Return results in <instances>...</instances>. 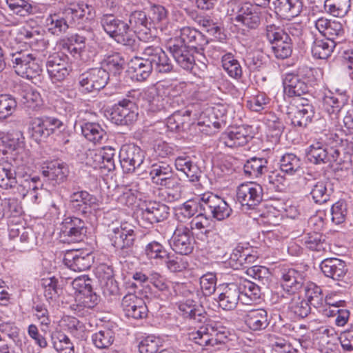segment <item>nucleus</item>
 I'll return each instance as SVG.
<instances>
[{"instance_id": "nucleus-47", "label": "nucleus", "mask_w": 353, "mask_h": 353, "mask_svg": "<svg viewBox=\"0 0 353 353\" xmlns=\"http://www.w3.org/2000/svg\"><path fill=\"white\" fill-rule=\"evenodd\" d=\"M302 162L292 153H286L280 159L281 172L294 175L301 170Z\"/></svg>"}, {"instance_id": "nucleus-48", "label": "nucleus", "mask_w": 353, "mask_h": 353, "mask_svg": "<svg viewBox=\"0 0 353 353\" xmlns=\"http://www.w3.org/2000/svg\"><path fill=\"white\" fill-rule=\"evenodd\" d=\"M306 301L311 306L321 308L324 303V298L321 288L314 283H307L305 287Z\"/></svg>"}, {"instance_id": "nucleus-7", "label": "nucleus", "mask_w": 353, "mask_h": 353, "mask_svg": "<svg viewBox=\"0 0 353 353\" xmlns=\"http://www.w3.org/2000/svg\"><path fill=\"white\" fill-rule=\"evenodd\" d=\"M109 80V73L103 68H93L82 73L79 77V84L81 88L93 92L103 89Z\"/></svg>"}, {"instance_id": "nucleus-28", "label": "nucleus", "mask_w": 353, "mask_h": 353, "mask_svg": "<svg viewBox=\"0 0 353 353\" xmlns=\"http://www.w3.org/2000/svg\"><path fill=\"white\" fill-rule=\"evenodd\" d=\"M71 208L81 214L91 212L97 205V199L86 191L73 192L70 196Z\"/></svg>"}, {"instance_id": "nucleus-26", "label": "nucleus", "mask_w": 353, "mask_h": 353, "mask_svg": "<svg viewBox=\"0 0 353 353\" xmlns=\"http://www.w3.org/2000/svg\"><path fill=\"white\" fill-rule=\"evenodd\" d=\"M285 94L290 97L308 96L312 98L309 92L308 85L298 75L286 74L283 79Z\"/></svg>"}, {"instance_id": "nucleus-1", "label": "nucleus", "mask_w": 353, "mask_h": 353, "mask_svg": "<svg viewBox=\"0 0 353 353\" xmlns=\"http://www.w3.org/2000/svg\"><path fill=\"white\" fill-rule=\"evenodd\" d=\"M100 23L103 30L117 43L126 46L132 51L138 50L139 41L128 23L113 14H105L101 17Z\"/></svg>"}, {"instance_id": "nucleus-17", "label": "nucleus", "mask_w": 353, "mask_h": 353, "mask_svg": "<svg viewBox=\"0 0 353 353\" xmlns=\"http://www.w3.org/2000/svg\"><path fill=\"white\" fill-rule=\"evenodd\" d=\"M23 165H16L8 161L0 163V187L17 191L20 178L23 177Z\"/></svg>"}, {"instance_id": "nucleus-4", "label": "nucleus", "mask_w": 353, "mask_h": 353, "mask_svg": "<svg viewBox=\"0 0 353 353\" xmlns=\"http://www.w3.org/2000/svg\"><path fill=\"white\" fill-rule=\"evenodd\" d=\"M265 36L272 44V49L277 59H285L292 52V43L290 37L282 28L274 24L265 28Z\"/></svg>"}, {"instance_id": "nucleus-41", "label": "nucleus", "mask_w": 353, "mask_h": 353, "mask_svg": "<svg viewBox=\"0 0 353 353\" xmlns=\"http://www.w3.org/2000/svg\"><path fill=\"white\" fill-rule=\"evenodd\" d=\"M336 46V41H331L328 39L320 38H314L311 47L312 56L314 58L319 59H327L331 55Z\"/></svg>"}, {"instance_id": "nucleus-27", "label": "nucleus", "mask_w": 353, "mask_h": 353, "mask_svg": "<svg viewBox=\"0 0 353 353\" xmlns=\"http://www.w3.org/2000/svg\"><path fill=\"white\" fill-rule=\"evenodd\" d=\"M278 299L280 303L288 304L289 310L300 318L307 316L311 312V305L308 301L298 294H294L288 296L281 294Z\"/></svg>"}, {"instance_id": "nucleus-63", "label": "nucleus", "mask_w": 353, "mask_h": 353, "mask_svg": "<svg viewBox=\"0 0 353 353\" xmlns=\"http://www.w3.org/2000/svg\"><path fill=\"white\" fill-rule=\"evenodd\" d=\"M53 346L59 353H74L73 343L64 334H59L57 337L53 339Z\"/></svg>"}, {"instance_id": "nucleus-56", "label": "nucleus", "mask_w": 353, "mask_h": 353, "mask_svg": "<svg viewBox=\"0 0 353 353\" xmlns=\"http://www.w3.org/2000/svg\"><path fill=\"white\" fill-rule=\"evenodd\" d=\"M150 19L157 28H160L161 30L166 28L165 24L168 19V12L166 9L162 6H154L150 10Z\"/></svg>"}, {"instance_id": "nucleus-50", "label": "nucleus", "mask_w": 353, "mask_h": 353, "mask_svg": "<svg viewBox=\"0 0 353 353\" xmlns=\"http://www.w3.org/2000/svg\"><path fill=\"white\" fill-rule=\"evenodd\" d=\"M350 0H325V8L330 14L336 17H344L350 8Z\"/></svg>"}, {"instance_id": "nucleus-46", "label": "nucleus", "mask_w": 353, "mask_h": 353, "mask_svg": "<svg viewBox=\"0 0 353 353\" xmlns=\"http://www.w3.org/2000/svg\"><path fill=\"white\" fill-rule=\"evenodd\" d=\"M173 174L174 172L172 167L165 163L152 165L150 171L152 181L157 185L162 184L165 180Z\"/></svg>"}, {"instance_id": "nucleus-42", "label": "nucleus", "mask_w": 353, "mask_h": 353, "mask_svg": "<svg viewBox=\"0 0 353 353\" xmlns=\"http://www.w3.org/2000/svg\"><path fill=\"white\" fill-rule=\"evenodd\" d=\"M327 183L325 181H312L307 183L310 188V195L316 203H324L330 199L331 191L327 188Z\"/></svg>"}, {"instance_id": "nucleus-59", "label": "nucleus", "mask_w": 353, "mask_h": 353, "mask_svg": "<svg viewBox=\"0 0 353 353\" xmlns=\"http://www.w3.org/2000/svg\"><path fill=\"white\" fill-rule=\"evenodd\" d=\"M161 346L159 338L148 336L139 343V351L140 353H157Z\"/></svg>"}, {"instance_id": "nucleus-10", "label": "nucleus", "mask_w": 353, "mask_h": 353, "mask_svg": "<svg viewBox=\"0 0 353 353\" xmlns=\"http://www.w3.org/2000/svg\"><path fill=\"white\" fill-rule=\"evenodd\" d=\"M110 116L114 123L119 125H129L137 119V108L132 101L123 99L112 107Z\"/></svg>"}, {"instance_id": "nucleus-21", "label": "nucleus", "mask_w": 353, "mask_h": 353, "mask_svg": "<svg viewBox=\"0 0 353 353\" xmlns=\"http://www.w3.org/2000/svg\"><path fill=\"white\" fill-rule=\"evenodd\" d=\"M305 281L303 272L294 268H283L281 270V285L288 294L292 295L302 288Z\"/></svg>"}, {"instance_id": "nucleus-3", "label": "nucleus", "mask_w": 353, "mask_h": 353, "mask_svg": "<svg viewBox=\"0 0 353 353\" xmlns=\"http://www.w3.org/2000/svg\"><path fill=\"white\" fill-rule=\"evenodd\" d=\"M198 205L205 214H209L217 221H223L232 214V210L221 196L212 192L201 194Z\"/></svg>"}, {"instance_id": "nucleus-19", "label": "nucleus", "mask_w": 353, "mask_h": 353, "mask_svg": "<svg viewBox=\"0 0 353 353\" xmlns=\"http://www.w3.org/2000/svg\"><path fill=\"white\" fill-rule=\"evenodd\" d=\"M252 139L251 128L240 125L230 128L223 132L221 141L227 147L234 148L245 145Z\"/></svg>"}, {"instance_id": "nucleus-58", "label": "nucleus", "mask_w": 353, "mask_h": 353, "mask_svg": "<svg viewBox=\"0 0 353 353\" xmlns=\"http://www.w3.org/2000/svg\"><path fill=\"white\" fill-rule=\"evenodd\" d=\"M58 279L54 276L41 279V286L44 288V294L47 299H52L58 296L61 289L59 288Z\"/></svg>"}, {"instance_id": "nucleus-54", "label": "nucleus", "mask_w": 353, "mask_h": 353, "mask_svg": "<svg viewBox=\"0 0 353 353\" xmlns=\"http://www.w3.org/2000/svg\"><path fill=\"white\" fill-rule=\"evenodd\" d=\"M48 30L52 34L60 35L66 32L69 28L65 21L59 14L50 15L46 19Z\"/></svg>"}, {"instance_id": "nucleus-39", "label": "nucleus", "mask_w": 353, "mask_h": 353, "mask_svg": "<svg viewBox=\"0 0 353 353\" xmlns=\"http://www.w3.org/2000/svg\"><path fill=\"white\" fill-rule=\"evenodd\" d=\"M83 135L94 144H102L107 139V133L97 123L88 122L81 126Z\"/></svg>"}, {"instance_id": "nucleus-30", "label": "nucleus", "mask_w": 353, "mask_h": 353, "mask_svg": "<svg viewBox=\"0 0 353 353\" xmlns=\"http://www.w3.org/2000/svg\"><path fill=\"white\" fill-rule=\"evenodd\" d=\"M245 325L252 331L265 330L270 324V318L266 310L263 308L252 309L244 315Z\"/></svg>"}, {"instance_id": "nucleus-45", "label": "nucleus", "mask_w": 353, "mask_h": 353, "mask_svg": "<svg viewBox=\"0 0 353 353\" xmlns=\"http://www.w3.org/2000/svg\"><path fill=\"white\" fill-rule=\"evenodd\" d=\"M23 177L20 178L17 191H14V194H17L19 196L24 197L27 194L35 193V191L39 188L37 183L40 181L38 176L31 177L23 170Z\"/></svg>"}, {"instance_id": "nucleus-25", "label": "nucleus", "mask_w": 353, "mask_h": 353, "mask_svg": "<svg viewBox=\"0 0 353 353\" xmlns=\"http://www.w3.org/2000/svg\"><path fill=\"white\" fill-rule=\"evenodd\" d=\"M63 263L74 272H82L88 270L92 263V256L90 254L83 255L79 250H68L64 254Z\"/></svg>"}, {"instance_id": "nucleus-38", "label": "nucleus", "mask_w": 353, "mask_h": 353, "mask_svg": "<svg viewBox=\"0 0 353 353\" xmlns=\"http://www.w3.org/2000/svg\"><path fill=\"white\" fill-rule=\"evenodd\" d=\"M69 173L68 165L58 161L50 162L46 168L43 170V174L50 180L55 181L57 183L63 182Z\"/></svg>"}, {"instance_id": "nucleus-31", "label": "nucleus", "mask_w": 353, "mask_h": 353, "mask_svg": "<svg viewBox=\"0 0 353 353\" xmlns=\"http://www.w3.org/2000/svg\"><path fill=\"white\" fill-rule=\"evenodd\" d=\"M179 314L193 323H203L207 317L205 312L192 300L188 299L178 303Z\"/></svg>"}, {"instance_id": "nucleus-6", "label": "nucleus", "mask_w": 353, "mask_h": 353, "mask_svg": "<svg viewBox=\"0 0 353 353\" xmlns=\"http://www.w3.org/2000/svg\"><path fill=\"white\" fill-rule=\"evenodd\" d=\"M189 339L201 347L214 346L216 344L224 343L227 339L225 328L218 330L210 325L200 327L196 332L188 334Z\"/></svg>"}, {"instance_id": "nucleus-5", "label": "nucleus", "mask_w": 353, "mask_h": 353, "mask_svg": "<svg viewBox=\"0 0 353 353\" xmlns=\"http://www.w3.org/2000/svg\"><path fill=\"white\" fill-rule=\"evenodd\" d=\"M12 63L15 72L24 78L32 79L41 71L39 59L34 53L20 51L12 54Z\"/></svg>"}, {"instance_id": "nucleus-9", "label": "nucleus", "mask_w": 353, "mask_h": 353, "mask_svg": "<svg viewBox=\"0 0 353 353\" xmlns=\"http://www.w3.org/2000/svg\"><path fill=\"white\" fill-rule=\"evenodd\" d=\"M130 28L136 35L137 39L144 42L152 41L156 36L152 29V22L148 19L145 12L136 10L132 12L128 21Z\"/></svg>"}, {"instance_id": "nucleus-37", "label": "nucleus", "mask_w": 353, "mask_h": 353, "mask_svg": "<svg viewBox=\"0 0 353 353\" xmlns=\"http://www.w3.org/2000/svg\"><path fill=\"white\" fill-rule=\"evenodd\" d=\"M347 101V98L345 94L330 92L323 97V109L330 116L336 117Z\"/></svg>"}, {"instance_id": "nucleus-51", "label": "nucleus", "mask_w": 353, "mask_h": 353, "mask_svg": "<svg viewBox=\"0 0 353 353\" xmlns=\"http://www.w3.org/2000/svg\"><path fill=\"white\" fill-rule=\"evenodd\" d=\"M222 66L228 74L234 79H239L242 76V68L239 61L230 54L222 56Z\"/></svg>"}, {"instance_id": "nucleus-35", "label": "nucleus", "mask_w": 353, "mask_h": 353, "mask_svg": "<svg viewBox=\"0 0 353 353\" xmlns=\"http://www.w3.org/2000/svg\"><path fill=\"white\" fill-rule=\"evenodd\" d=\"M240 291L241 302L245 305H251L261 297V289L258 284L246 279L236 281Z\"/></svg>"}, {"instance_id": "nucleus-60", "label": "nucleus", "mask_w": 353, "mask_h": 353, "mask_svg": "<svg viewBox=\"0 0 353 353\" xmlns=\"http://www.w3.org/2000/svg\"><path fill=\"white\" fill-rule=\"evenodd\" d=\"M149 281L158 290L165 294H170V287L172 283L158 272H152L149 276Z\"/></svg>"}, {"instance_id": "nucleus-2", "label": "nucleus", "mask_w": 353, "mask_h": 353, "mask_svg": "<svg viewBox=\"0 0 353 353\" xmlns=\"http://www.w3.org/2000/svg\"><path fill=\"white\" fill-rule=\"evenodd\" d=\"M336 134L321 132L307 151V159L312 163H326L336 161L339 152L332 147L328 148L334 141Z\"/></svg>"}, {"instance_id": "nucleus-55", "label": "nucleus", "mask_w": 353, "mask_h": 353, "mask_svg": "<svg viewBox=\"0 0 353 353\" xmlns=\"http://www.w3.org/2000/svg\"><path fill=\"white\" fill-rule=\"evenodd\" d=\"M17 106L14 97L10 94H0V119L11 116Z\"/></svg>"}, {"instance_id": "nucleus-8", "label": "nucleus", "mask_w": 353, "mask_h": 353, "mask_svg": "<svg viewBox=\"0 0 353 353\" xmlns=\"http://www.w3.org/2000/svg\"><path fill=\"white\" fill-rule=\"evenodd\" d=\"M110 240L112 245L123 257L132 254L135 234L134 230L130 227L121 225L119 227L114 228L112 230Z\"/></svg>"}, {"instance_id": "nucleus-23", "label": "nucleus", "mask_w": 353, "mask_h": 353, "mask_svg": "<svg viewBox=\"0 0 353 353\" xmlns=\"http://www.w3.org/2000/svg\"><path fill=\"white\" fill-rule=\"evenodd\" d=\"M121 306L128 317L139 319L147 316L148 310L145 302L134 293L129 292L123 298Z\"/></svg>"}, {"instance_id": "nucleus-49", "label": "nucleus", "mask_w": 353, "mask_h": 353, "mask_svg": "<svg viewBox=\"0 0 353 353\" xmlns=\"http://www.w3.org/2000/svg\"><path fill=\"white\" fill-rule=\"evenodd\" d=\"M281 172H271L263 180V185L268 189L274 190L276 192H283L287 188V179L281 174Z\"/></svg>"}, {"instance_id": "nucleus-12", "label": "nucleus", "mask_w": 353, "mask_h": 353, "mask_svg": "<svg viewBox=\"0 0 353 353\" xmlns=\"http://www.w3.org/2000/svg\"><path fill=\"white\" fill-rule=\"evenodd\" d=\"M144 152L134 144L123 145L119 152L121 166L125 173H132L143 163Z\"/></svg>"}, {"instance_id": "nucleus-20", "label": "nucleus", "mask_w": 353, "mask_h": 353, "mask_svg": "<svg viewBox=\"0 0 353 353\" xmlns=\"http://www.w3.org/2000/svg\"><path fill=\"white\" fill-rule=\"evenodd\" d=\"M61 231L68 242L81 241L86 235L85 222L77 217H67L61 224Z\"/></svg>"}, {"instance_id": "nucleus-62", "label": "nucleus", "mask_w": 353, "mask_h": 353, "mask_svg": "<svg viewBox=\"0 0 353 353\" xmlns=\"http://www.w3.org/2000/svg\"><path fill=\"white\" fill-rule=\"evenodd\" d=\"M216 277L214 273L208 272L200 278L201 289L205 296H210L216 290Z\"/></svg>"}, {"instance_id": "nucleus-32", "label": "nucleus", "mask_w": 353, "mask_h": 353, "mask_svg": "<svg viewBox=\"0 0 353 353\" xmlns=\"http://www.w3.org/2000/svg\"><path fill=\"white\" fill-rule=\"evenodd\" d=\"M169 210L163 203L150 202L142 209V217L151 224L159 223L167 219Z\"/></svg>"}, {"instance_id": "nucleus-61", "label": "nucleus", "mask_w": 353, "mask_h": 353, "mask_svg": "<svg viewBox=\"0 0 353 353\" xmlns=\"http://www.w3.org/2000/svg\"><path fill=\"white\" fill-rule=\"evenodd\" d=\"M30 130L32 137L36 140L48 137L45 117L33 119L30 123Z\"/></svg>"}, {"instance_id": "nucleus-11", "label": "nucleus", "mask_w": 353, "mask_h": 353, "mask_svg": "<svg viewBox=\"0 0 353 353\" xmlns=\"http://www.w3.org/2000/svg\"><path fill=\"white\" fill-rule=\"evenodd\" d=\"M231 5L234 6L232 12L236 22L250 29H255L259 26L260 17L252 4L248 2L240 3L234 1L230 2V7Z\"/></svg>"}, {"instance_id": "nucleus-13", "label": "nucleus", "mask_w": 353, "mask_h": 353, "mask_svg": "<svg viewBox=\"0 0 353 353\" xmlns=\"http://www.w3.org/2000/svg\"><path fill=\"white\" fill-rule=\"evenodd\" d=\"M179 28V34L174 40V44H181L191 48L197 52L204 50L208 40L204 34L195 28L184 26Z\"/></svg>"}, {"instance_id": "nucleus-16", "label": "nucleus", "mask_w": 353, "mask_h": 353, "mask_svg": "<svg viewBox=\"0 0 353 353\" xmlns=\"http://www.w3.org/2000/svg\"><path fill=\"white\" fill-rule=\"evenodd\" d=\"M236 197L242 206L254 208L262 201V187L252 182L242 183L237 188Z\"/></svg>"}, {"instance_id": "nucleus-44", "label": "nucleus", "mask_w": 353, "mask_h": 353, "mask_svg": "<svg viewBox=\"0 0 353 353\" xmlns=\"http://www.w3.org/2000/svg\"><path fill=\"white\" fill-rule=\"evenodd\" d=\"M130 69L134 74V77L138 81L146 80L152 74V66L139 57H135L131 59Z\"/></svg>"}, {"instance_id": "nucleus-18", "label": "nucleus", "mask_w": 353, "mask_h": 353, "mask_svg": "<svg viewBox=\"0 0 353 353\" xmlns=\"http://www.w3.org/2000/svg\"><path fill=\"white\" fill-rule=\"evenodd\" d=\"M314 26L326 39L336 41V44L344 39L345 29L343 25L338 21L320 17L314 21Z\"/></svg>"}, {"instance_id": "nucleus-57", "label": "nucleus", "mask_w": 353, "mask_h": 353, "mask_svg": "<svg viewBox=\"0 0 353 353\" xmlns=\"http://www.w3.org/2000/svg\"><path fill=\"white\" fill-rule=\"evenodd\" d=\"M124 59L119 53L106 56L101 61V67L114 73L119 72L123 68Z\"/></svg>"}, {"instance_id": "nucleus-34", "label": "nucleus", "mask_w": 353, "mask_h": 353, "mask_svg": "<svg viewBox=\"0 0 353 353\" xmlns=\"http://www.w3.org/2000/svg\"><path fill=\"white\" fill-rule=\"evenodd\" d=\"M169 48L176 62L182 68L188 71L192 70L195 61L194 56L190 51V48L184 45L173 43Z\"/></svg>"}, {"instance_id": "nucleus-24", "label": "nucleus", "mask_w": 353, "mask_h": 353, "mask_svg": "<svg viewBox=\"0 0 353 353\" xmlns=\"http://www.w3.org/2000/svg\"><path fill=\"white\" fill-rule=\"evenodd\" d=\"M218 297L219 305L224 310H232L241 301L240 291L235 282L223 284Z\"/></svg>"}, {"instance_id": "nucleus-53", "label": "nucleus", "mask_w": 353, "mask_h": 353, "mask_svg": "<svg viewBox=\"0 0 353 353\" xmlns=\"http://www.w3.org/2000/svg\"><path fill=\"white\" fill-rule=\"evenodd\" d=\"M92 340L97 348H108L113 343L114 334L112 330L105 329L94 334Z\"/></svg>"}, {"instance_id": "nucleus-15", "label": "nucleus", "mask_w": 353, "mask_h": 353, "mask_svg": "<svg viewBox=\"0 0 353 353\" xmlns=\"http://www.w3.org/2000/svg\"><path fill=\"white\" fill-rule=\"evenodd\" d=\"M194 239L192 236L190 228L182 224L176 226L170 241L172 249L181 255L190 254L194 249Z\"/></svg>"}, {"instance_id": "nucleus-36", "label": "nucleus", "mask_w": 353, "mask_h": 353, "mask_svg": "<svg viewBox=\"0 0 353 353\" xmlns=\"http://www.w3.org/2000/svg\"><path fill=\"white\" fill-rule=\"evenodd\" d=\"M294 107H290L288 112V118L291 120V123L295 127L305 128L311 123L314 116V107L307 106L306 108L301 109Z\"/></svg>"}, {"instance_id": "nucleus-22", "label": "nucleus", "mask_w": 353, "mask_h": 353, "mask_svg": "<svg viewBox=\"0 0 353 353\" xmlns=\"http://www.w3.org/2000/svg\"><path fill=\"white\" fill-rule=\"evenodd\" d=\"M143 99L148 103V110L152 112H170L174 108L171 99L160 95L155 88H149L142 92Z\"/></svg>"}, {"instance_id": "nucleus-43", "label": "nucleus", "mask_w": 353, "mask_h": 353, "mask_svg": "<svg viewBox=\"0 0 353 353\" xmlns=\"http://www.w3.org/2000/svg\"><path fill=\"white\" fill-rule=\"evenodd\" d=\"M243 170L246 175L254 178L261 177L268 172V161L264 158L252 157L246 161Z\"/></svg>"}, {"instance_id": "nucleus-40", "label": "nucleus", "mask_w": 353, "mask_h": 353, "mask_svg": "<svg viewBox=\"0 0 353 353\" xmlns=\"http://www.w3.org/2000/svg\"><path fill=\"white\" fill-rule=\"evenodd\" d=\"M176 168L183 172L190 181H197L200 177V170L188 156H179L175 159Z\"/></svg>"}, {"instance_id": "nucleus-14", "label": "nucleus", "mask_w": 353, "mask_h": 353, "mask_svg": "<svg viewBox=\"0 0 353 353\" xmlns=\"http://www.w3.org/2000/svg\"><path fill=\"white\" fill-rule=\"evenodd\" d=\"M46 68L48 75L53 82L63 81L71 71L68 58L63 52L50 55L46 62Z\"/></svg>"}, {"instance_id": "nucleus-52", "label": "nucleus", "mask_w": 353, "mask_h": 353, "mask_svg": "<svg viewBox=\"0 0 353 353\" xmlns=\"http://www.w3.org/2000/svg\"><path fill=\"white\" fill-rule=\"evenodd\" d=\"M144 253L148 259L163 261L168 256V252L160 243L153 241L148 243L144 249Z\"/></svg>"}, {"instance_id": "nucleus-33", "label": "nucleus", "mask_w": 353, "mask_h": 353, "mask_svg": "<svg viewBox=\"0 0 353 353\" xmlns=\"http://www.w3.org/2000/svg\"><path fill=\"white\" fill-rule=\"evenodd\" d=\"M320 268L325 276L334 280L341 279L347 272L345 262L336 258L323 260L320 265Z\"/></svg>"}, {"instance_id": "nucleus-29", "label": "nucleus", "mask_w": 353, "mask_h": 353, "mask_svg": "<svg viewBox=\"0 0 353 353\" xmlns=\"http://www.w3.org/2000/svg\"><path fill=\"white\" fill-rule=\"evenodd\" d=\"M275 12L283 19H291L299 16L303 10V0H274Z\"/></svg>"}, {"instance_id": "nucleus-64", "label": "nucleus", "mask_w": 353, "mask_h": 353, "mask_svg": "<svg viewBox=\"0 0 353 353\" xmlns=\"http://www.w3.org/2000/svg\"><path fill=\"white\" fill-rule=\"evenodd\" d=\"M165 262L167 268L172 272H179L185 270L188 263L182 257L170 255L168 252V256L163 260Z\"/></svg>"}]
</instances>
